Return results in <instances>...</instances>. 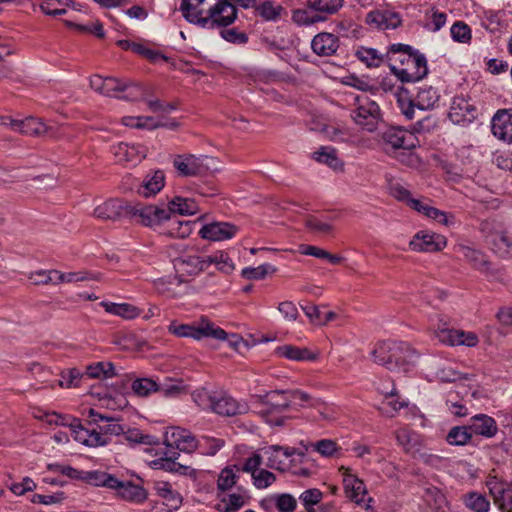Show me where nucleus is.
Segmentation results:
<instances>
[{"label":"nucleus","instance_id":"obj_61","mask_svg":"<svg viewBox=\"0 0 512 512\" xmlns=\"http://www.w3.org/2000/svg\"><path fill=\"white\" fill-rule=\"evenodd\" d=\"M129 86L128 82L121 81L114 77L105 78L104 95L118 97L116 93L125 91Z\"/></svg>","mask_w":512,"mask_h":512},{"label":"nucleus","instance_id":"obj_14","mask_svg":"<svg viewBox=\"0 0 512 512\" xmlns=\"http://www.w3.org/2000/svg\"><path fill=\"white\" fill-rule=\"evenodd\" d=\"M446 238L440 234L419 231L409 242V247L415 252H437L446 247Z\"/></svg>","mask_w":512,"mask_h":512},{"label":"nucleus","instance_id":"obj_60","mask_svg":"<svg viewBox=\"0 0 512 512\" xmlns=\"http://www.w3.org/2000/svg\"><path fill=\"white\" fill-rule=\"evenodd\" d=\"M253 484L257 489H265L272 485L276 481V476L266 470V469H259L256 471V473L252 476Z\"/></svg>","mask_w":512,"mask_h":512},{"label":"nucleus","instance_id":"obj_22","mask_svg":"<svg viewBox=\"0 0 512 512\" xmlns=\"http://www.w3.org/2000/svg\"><path fill=\"white\" fill-rule=\"evenodd\" d=\"M468 425L472 435H481L486 438L495 436L498 431L496 421L486 414H477L471 417Z\"/></svg>","mask_w":512,"mask_h":512},{"label":"nucleus","instance_id":"obj_7","mask_svg":"<svg viewBox=\"0 0 512 512\" xmlns=\"http://www.w3.org/2000/svg\"><path fill=\"white\" fill-rule=\"evenodd\" d=\"M237 19L236 6L230 0H214L202 28L227 27Z\"/></svg>","mask_w":512,"mask_h":512},{"label":"nucleus","instance_id":"obj_6","mask_svg":"<svg viewBox=\"0 0 512 512\" xmlns=\"http://www.w3.org/2000/svg\"><path fill=\"white\" fill-rule=\"evenodd\" d=\"M170 333L178 337H191L200 340L205 337H212L217 340H224L227 333L220 327L215 326L211 321L202 319L197 326L188 324H171L168 327Z\"/></svg>","mask_w":512,"mask_h":512},{"label":"nucleus","instance_id":"obj_20","mask_svg":"<svg viewBox=\"0 0 512 512\" xmlns=\"http://www.w3.org/2000/svg\"><path fill=\"white\" fill-rule=\"evenodd\" d=\"M212 411L221 416L231 417L246 413L248 411V405L244 402H238L234 398L221 392L216 395Z\"/></svg>","mask_w":512,"mask_h":512},{"label":"nucleus","instance_id":"obj_53","mask_svg":"<svg viewBox=\"0 0 512 512\" xmlns=\"http://www.w3.org/2000/svg\"><path fill=\"white\" fill-rule=\"evenodd\" d=\"M69 0H52L43 1L40 4V10L49 16H60L66 13L65 6L68 5Z\"/></svg>","mask_w":512,"mask_h":512},{"label":"nucleus","instance_id":"obj_8","mask_svg":"<svg viewBox=\"0 0 512 512\" xmlns=\"http://www.w3.org/2000/svg\"><path fill=\"white\" fill-rule=\"evenodd\" d=\"M129 217L136 218L143 226L156 229L170 220V210L157 205L131 204Z\"/></svg>","mask_w":512,"mask_h":512},{"label":"nucleus","instance_id":"obj_55","mask_svg":"<svg viewBox=\"0 0 512 512\" xmlns=\"http://www.w3.org/2000/svg\"><path fill=\"white\" fill-rule=\"evenodd\" d=\"M397 103L402 114L408 119L414 118V111L416 103L409 97L407 91H401L397 93Z\"/></svg>","mask_w":512,"mask_h":512},{"label":"nucleus","instance_id":"obj_34","mask_svg":"<svg viewBox=\"0 0 512 512\" xmlns=\"http://www.w3.org/2000/svg\"><path fill=\"white\" fill-rule=\"evenodd\" d=\"M100 305L107 313L119 316L126 320L134 319L141 314V310L138 307L129 303L102 301Z\"/></svg>","mask_w":512,"mask_h":512},{"label":"nucleus","instance_id":"obj_47","mask_svg":"<svg viewBox=\"0 0 512 512\" xmlns=\"http://www.w3.org/2000/svg\"><path fill=\"white\" fill-rule=\"evenodd\" d=\"M132 391L140 397H146L160 390L159 385L150 378H137L132 382Z\"/></svg>","mask_w":512,"mask_h":512},{"label":"nucleus","instance_id":"obj_58","mask_svg":"<svg viewBox=\"0 0 512 512\" xmlns=\"http://www.w3.org/2000/svg\"><path fill=\"white\" fill-rule=\"evenodd\" d=\"M450 32L454 41L467 43L471 39V29L462 21L455 22L452 25Z\"/></svg>","mask_w":512,"mask_h":512},{"label":"nucleus","instance_id":"obj_35","mask_svg":"<svg viewBox=\"0 0 512 512\" xmlns=\"http://www.w3.org/2000/svg\"><path fill=\"white\" fill-rule=\"evenodd\" d=\"M276 353L280 357L293 361H314L317 359V353L310 351L308 348H301L293 345H283L276 349Z\"/></svg>","mask_w":512,"mask_h":512},{"label":"nucleus","instance_id":"obj_13","mask_svg":"<svg viewBox=\"0 0 512 512\" xmlns=\"http://www.w3.org/2000/svg\"><path fill=\"white\" fill-rule=\"evenodd\" d=\"M435 337L442 343L457 346L463 345L474 347L478 344V336L474 332H466L463 330L451 329L443 325L435 330Z\"/></svg>","mask_w":512,"mask_h":512},{"label":"nucleus","instance_id":"obj_17","mask_svg":"<svg viewBox=\"0 0 512 512\" xmlns=\"http://www.w3.org/2000/svg\"><path fill=\"white\" fill-rule=\"evenodd\" d=\"M239 228L228 222H213L204 225L199 234L203 239L210 241H224L233 238Z\"/></svg>","mask_w":512,"mask_h":512},{"label":"nucleus","instance_id":"obj_43","mask_svg":"<svg viewBox=\"0 0 512 512\" xmlns=\"http://www.w3.org/2000/svg\"><path fill=\"white\" fill-rule=\"evenodd\" d=\"M439 99L437 91L431 86H425L419 89L416 97V106L420 110H428L434 107Z\"/></svg>","mask_w":512,"mask_h":512},{"label":"nucleus","instance_id":"obj_33","mask_svg":"<svg viewBox=\"0 0 512 512\" xmlns=\"http://www.w3.org/2000/svg\"><path fill=\"white\" fill-rule=\"evenodd\" d=\"M459 252L474 269L482 273L490 271L491 263L482 252L468 246H460Z\"/></svg>","mask_w":512,"mask_h":512},{"label":"nucleus","instance_id":"obj_57","mask_svg":"<svg viewBox=\"0 0 512 512\" xmlns=\"http://www.w3.org/2000/svg\"><path fill=\"white\" fill-rule=\"evenodd\" d=\"M307 512H314V506L322 499V492L318 489H308L299 497Z\"/></svg>","mask_w":512,"mask_h":512},{"label":"nucleus","instance_id":"obj_9","mask_svg":"<svg viewBox=\"0 0 512 512\" xmlns=\"http://www.w3.org/2000/svg\"><path fill=\"white\" fill-rule=\"evenodd\" d=\"M391 71L401 82H416L422 80L428 73L427 61L423 54L406 56V66L397 68L391 65Z\"/></svg>","mask_w":512,"mask_h":512},{"label":"nucleus","instance_id":"obj_45","mask_svg":"<svg viewBox=\"0 0 512 512\" xmlns=\"http://www.w3.org/2000/svg\"><path fill=\"white\" fill-rule=\"evenodd\" d=\"M472 438V432L467 426H455L450 429L446 440L450 445L462 446L467 444Z\"/></svg>","mask_w":512,"mask_h":512},{"label":"nucleus","instance_id":"obj_52","mask_svg":"<svg viewBox=\"0 0 512 512\" xmlns=\"http://www.w3.org/2000/svg\"><path fill=\"white\" fill-rule=\"evenodd\" d=\"M162 467H163V469H165L168 472H172V473H176V474H180V475H184V476H189L193 479H195L196 475H197V472L195 469H193L192 467H190L188 465H183L179 462H176L172 458L165 459L162 464Z\"/></svg>","mask_w":512,"mask_h":512},{"label":"nucleus","instance_id":"obj_24","mask_svg":"<svg viewBox=\"0 0 512 512\" xmlns=\"http://www.w3.org/2000/svg\"><path fill=\"white\" fill-rule=\"evenodd\" d=\"M311 47L319 56H331L337 51L339 40L335 35L323 32L313 38Z\"/></svg>","mask_w":512,"mask_h":512},{"label":"nucleus","instance_id":"obj_19","mask_svg":"<svg viewBox=\"0 0 512 512\" xmlns=\"http://www.w3.org/2000/svg\"><path fill=\"white\" fill-rule=\"evenodd\" d=\"M165 443L167 446L191 453L197 448V440L188 430L182 428H172L165 435Z\"/></svg>","mask_w":512,"mask_h":512},{"label":"nucleus","instance_id":"obj_59","mask_svg":"<svg viewBox=\"0 0 512 512\" xmlns=\"http://www.w3.org/2000/svg\"><path fill=\"white\" fill-rule=\"evenodd\" d=\"M290 399L292 400H299L301 407H312L317 408L322 404V402L319 399L313 398L310 394L307 392H304L302 390H289Z\"/></svg>","mask_w":512,"mask_h":512},{"label":"nucleus","instance_id":"obj_37","mask_svg":"<svg viewBox=\"0 0 512 512\" xmlns=\"http://www.w3.org/2000/svg\"><path fill=\"white\" fill-rule=\"evenodd\" d=\"M396 440L406 453L415 455L420 451V436L406 428L398 429L395 433Z\"/></svg>","mask_w":512,"mask_h":512},{"label":"nucleus","instance_id":"obj_49","mask_svg":"<svg viewBox=\"0 0 512 512\" xmlns=\"http://www.w3.org/2000/svg\"><path fill=\"white\" fill-rule=\"evenodd\" d=\"M168 223V233L172 237L185 238L191 233V224L189 221H180L170 216Z\"/></svg>","mask_w":512,"mask_h":512},{"label":"nucleus","instance_id":"obj_4","mask_svg":"<svg viewBox=\"0 0 512 512\" xmlns=\"http://www.w3.org/2000/svg\"><path fill=\"white\" fill-rule=\"evenodd\" d=\"M176 275L181 282H188L208 269L207 258L196 250L183 252L173 261Z\"/></svg>","mask_w":512,"mask_h":512},{"label":"nucleus","instance_id":"obj_26","mask_svg":"<svg viewBox=\"0 0 512 512\" xmlns=\"http://www.w3.org/2000/svg\"><path fill=\"white\" fill-rule=\"evenodd\" d=\"M475 107L463 97H455L452 101L449 117L455 123L471 121Z\"/></svg>","mask_w":512,"mask_h":512},{"label":"nucleus","instance_id":"obj_2","mask_svg":"<svg viewBox=\"0 0 512 512\" xmlns=\"http://www.w3.org/2000/svg\"><path fill=\"white\" fill-rule=\"evenodd\" d=\"M305 9L293 11L292 19L299 25H311L326 20L327 15L336 13L343 0H305Z\"/></svg>","mask_w":512,"mask_h":512},{"label":"nucleus","instance_id":"obj_11","mask_svg":"<svg viewBox=\"0 0 512 512\" xmlns=\"http://www.w3.org/2000/svg\"><path fill=\"white\" fill-rule=\"evenodd\" d=\"M207 156H196L193 154L177 155L173 159V167L181 176L192 177L205 173L208 170Z\"/></svg>","mask_w":512,"mask_h":512},{"label":"nucleus","instance_id":"obj_39","mask_svg":"<svg viewBox=\"0 0 512 512\" xmlns=\"http://www.w3.org/2000/svg\"><path fill=\"white\" fill-rule=\"evenodd\" d=\"M355 56L367 67H379L384 61L383 54L374 48L360 46L355 51Z\"/></svg>","mask_w":512,"mask_h":512},{"label":"nucleus","instance_id":"obj_40","mask_svg":"<svg viewBox=\"0 0 512 512\" xmlns=\"http://www.w3.org/2000/svg\"><path fill=\"white\" fill-rule=\"evenodd\" d=\"M314 159L322 164H326L333 170H341L343 163L337 157L336 150L332 147H322L313 154Z\"/></svg>","mask_w":512,"mask_h":512},{"label":"nucleus","instance_id":"obj_16","mask_svg":"<svg viewBox=\"0 0 512 512\" xmlns=\"http://www.w3.org/2000/svg\"><path fill=\"white\" fill-rule=\"evenodd\" d=\"M383 141L392 149L410 150L417 146L416 136L400 127H391L383 133Z\"/></svg>","mask_w":512,"mask_h":512},{"label":"nucleus","instance_id":"obj_31","mask_svg":"<svg viewBox=\"0 0 512 512\" xmlns=\"http://www.w3.org/2000/svg\"><path fill=\"white\" fill-rule=\"evenodd\" d=\"M343 483L347 498L357 504L365 501L367 490L362 480L357 478L355 475H347L345 476Z\"/></svg>","mask_w":512,"mask_h":512},{"label":"nucleus","instance_id":"obj_38","mask_svg":"<svg viewBox=\"0 0 512 512\" xmlns=\"http://www.w3.org/2000/svg\"><path fill=\"white\" fill-rule=\"evenodd\" d=\"M167 210H170V214L194 215L198 212L199 208L194 199L177 196L169 202Z\"/></svg>","mask_w":512,"mask_h":512},{"label":"nucleus","instance_id":"obj_32","mask_svg":"<svg viewBox=\"0 0 512 512\" xmlns=\"http://www.w3.org/2000/svg\"><path fill=\"white\" fill-rule=\"evenodd\" d=\"M165 176L160 170L148 174L139 185L137 192L144 197L157 194L164 187Z\"/></svg>","mask_w":512,"mask_h":512},{"label":"nucleus","instance_id":"obj_30","mask_svg":"<svg viewBox=\"0 0 512 512\" xmlns=\"http://www.w3.org/2000/svg\"><path fill=\"white\" fill-rule=\"evenodd\" d=\"M261 400L265 405L269 406L271 412H283L291 405L289 390L270 391L262 396Z\"/></svg>","mask_w":512,"mask_h":512},{"label":"nucleus","instance_id":"obj_51","mask_svg":"<svg viewBox=\"0 0 512 512\" xmlns=\"http://www.w3.org/2000/svg\"><path fill=\"white\" fill-rule=\"evenodd\" d=\"M86 373L90 378H109L115 375L114 365L111 362H98L89 365Z\"/></svg>","mask_w":512,"mask_h":512},{"label":"nucleus","instance_id":"obj_63","mask_svg":"<svg viewBox=\"0 0 512 512\" xmlns=\"http://www.w3.org/2000/svg\"><path fill=\"white\" fill-rule=\"evenodd\" d=\"M314 451L318 452L324 457H331L338 451V445L335 441L330 439H322L311 444Z\"/></svg>","mask_w":512,"mask_h":512},{"label":"nucleus","instance_id":"obj_18","mask_svg":"<svg viewBox=\"0 0 512 512\" xmlns=\"http://www.w3.org/2000/svg\"><path fill=\"white\" fill-rule=\"evenodd\" d=\"M493 135L507 143H512V109H501L491 121Z\"/></svg>","mask_w":512,"mask_h":512},{"label":"nucleus","instance_id":"obj_15","mask_svg":"<svg viewBox=\"0 0 512 512\" xmlns=\"http://www.w3.org/2000/svg\"><path fill=\"white\" fill-rule=\"evenodd\" d=\"M131 204L121 199H109L94 209V216L100 220L118 221L129 217Z\"/></svg>","mask_w":512,"mask_h":512},{"label":"nucleus","instance_id":"obj_5","mask_svg":"<svg viewBox=\"0 0 512 512\" xmlns=\"http://www.w3.org/2000/svg\"><path fill=\"white\" fill-rule=\"evenodd\" d=\"M307 448L298 450L289 446L270 445L263 449L264 455L267 457L266 465L271 469L281 472L288 471L292 468L295 456L302 458L305 456Z\"/></svg>","mask_w":512,"mask_h":512},{"label":"nucleus","instance_id":"obj_48","mask_svg":"<svg viewBox=\"0 0 512 512\" xmlns=\"http://www.w3.org/2000/svg\"><path fill=\"white\" fill-rule=\"evenodd\" d=\"M417 51H414L411 46L406 44H392L387 53L388 60L400 62L406 66V56L415 55Z\"/></svg>","mask_w":512,"mask_h":512},{"label":"nucleus","instance_id":"obj_25","mask_svg":"<svg viewBox=\"0 0 512 512\" xmlns=\"http://www.w3.org/2000/svg\"><path fill=\"white\" fill-rule=\"evenodd\" d=\"M368 24L379 29H395L401 23V19L397 13L390 11H373L367 15Z\"/></svg>","mask_w":512,"mask_h":512},{"label":"nucleus","instance_id":"obj_50","mask_svg":"<svg viewBox=\"0 0 512 512\" xmlns=\"http://www.w3.org/2000/svg\"><path fill=\"white\" fill-rule=\"evenodd\" d=\"M217 392L209 391L206 388L197 389L193 392L194 402L202 409H213Z\"/></svg>","mask_w":512,"mask_h":512},{"label":"nucleus","instance_id":"obj_54","mask_svg":"<svg viewBox=\"0 0 512 512\" xmlns=\"http://www.w3.org/2000/svg\"><path fill=\"white\" fill-rule=\"evenodd\" d=\"M466 506L474 512H488L490 503L481 494L471 493L465 498Z\"/></svg>","mask_w":512,"mask_h":512},{"label":"nucleus","instance_id":"obj_27","mask_svg":"<svg viewBox=\"0 0 512 512\" xmlns=\"http://www.w3.org/2000/svg\"><path fill=\"white\" fill-rule=\"evenodd\" d=\"M153 488L162 500L163 503L170 509H177L182 503L181 495L172 488V485L167 481H155Z\"/></svg>","mask_w":512,"mask_h":512},{"label":"nucleus","instance_id":"obj_46","mask_svg":"<svg viewBox=\"0 0 512 512\" xmlns=\"http://www.w3.org/2000/svg\"><path fill=\"white\" fill-rule=\"evenodd\" d=\"M206 258L207 267H209L212 264H215L219 271L226 274L231 273L235 269L232 259L228 256L227 253L223 251H218L213 255L206 256Z\"/></svg>","mask_w":512,"mask_h":512},{"label":"nucleus","instance_id":"obj_10","mask_svg":"<svg viewBox=\"0 0 512 512\" xmlns=\"http://www.w3.org/2000/svg\"><path fill=\"white\" fill-rule=\"evenodd\" d=\"M1 124L10 126L14 131L31 136L53 135V127L44 123L39 118L27 117L23 120H14L3 117Z\"/></svg>","mask_w":512,"mask_h":512},{"label":"nucleus","instance_id":"obj_3","mask_svg":"<svg viewBox=\"0 0 512 512\" xmlns=\"http://www.w3.org/2000/svg\"><path fill=\"white\" fill-rule=\"evenodd\" d=\"M354 106L351 117L355 124L369 132L376 130L381 118L379 105L368 96L359 95Z\"/></svg>","mask_w":512,"mask_h":512},{"label":"nucleus","instance_id":"obj_42","mask_svg":"<svg viewBox=\"0 0 512 512\" xmlns=\"http://www.w3.org/2000/svg\"><path fill=\"white\" fill-rule=\"evenodd\" d=\"M395 396L396 390L393 387L392 390L386 394L385 399L379 407V410L383 415L393 417L399 410L407 406L405 401H399Z\"/></svg>","mask_w":512,"mask_h":512},{"label":"nucleus","instance_id":"obj_56","mask_svg":"<svg viewBox=\"0 0 512 512\" xmlns=\"http://www.w3.org/2000/svg\"><path fill=\"white\" fill-rule=\"evenodd\" d=\"M305 226L314 233L326 235L332 232L333 226L315 216H308L305 219Z\"/></svg>","mask_w":512,"mask_h":512},{"label":"nucleus","instance_id":"obj_1","mask_svg":"<svg viewBox=\"0 0 512 512\" xmlns=\"http://www.w3.org/2000/svg\"><path fill=\"white\" fill-rule=\"evenodd\" d=\"M376 363L394 372H406L418 360V353L406 342L383 341L372 351Z\"/></svg>","mask_w":512,"mask_h":512},{"label":"nucleus","instance_id":"obj_29","mask_svg":"<svg viewBox=\"0 0 512 512\" xmlns=\"http://www.w3.org/2000/svg\"><path fill=\"white\" fill-rule=\"evenodd\" d=\"M117 487H114L112 490L118 492V495L127 501H132L136 503H142L147 499L146 490L131 481H121L118 479Z\"/></svg>","mask_w":512,"mask_h":512},{"label":"nucleus","instance_id":"obj_41","mask_svg":"<svg viewBox=\"0 0 512 512\" xmlns=\"http://www.w3.org/2000/svg\"><path fill=\"white\" fill-rule=\"evenodd\" d=\"M240 467L237 465L228 466L222 469L218 476L217 487L221 491L230 490L239 478Z\"/></svg>","mask_w":512,"mask_h":512},{"label":"nucleus","instance_id":"obj_23","mask_svg":"<svg viewBox=\"0 0 512 512\" xmlns=\"http://www.w3.org/2000/svg\"><path fill=\"white\" fill-rule=\"evenodd\" d=\"M489 491L501 512H512V489L499 482H490Z\"/></svg>","mask_w":512,"mask_h":512},{"label":"nucleus","instance_id":"obj_64","mask_svg":"<svg viewBox=\"0 0 512 512\" xmlns=\"http://www.w3.org/2000/svg\"><path fill=\"white\" fill-rule=\"evenodd\" d=\"M275 505L279 512H294L297 501L292 495L284 493L275 496Z\"/></svg>","mask_w":512,"mask_h":512},{"label":"nucleus","instance_id":"obj_21","mask_svg":"<svg viewBox=\"0 0 512 512\" xmlns=\"http://www.w3.org/2000/svg\"><path fill=\"white\" fill-rule=\"evenodd\" d=\"M115 159L119 163H136L146 157V148L141 145H129L128 143H118L111 147Z\"/></svg>","mask_w":512,"mask_h":512},{"label":"nucleus","instance_id":"obj_12","mask_svg":"<svg viewBox=\"0 0 512 512\" xmlns=\"http://www.w3.org/2000/svg\"><path fill=\"white\" fill-rule=\"evenodd\" d=\"M213 1L182 0L179 10L189 23L202 27L206 17L209 15Z\"/></svg>","mask_w":512,"mask_h":512},{"label":"nucleus","instance_id":"obj_28","mask_svg":"<svg viewBox=\"0 0 512 512\" xmlns=\"http://www.w3.org/2000/svg\"><path fill=\"white\" fill-rule=\"evenodd\" d=\"M489 243L501 257L512 259V236L507 231L492 232L489 235Z\"/></svg>","mask_w":512,"mask_h":512},{"label":"nucleus","instance_id":"obj_62","mask_svg":"<svg viewBox=\"0 0 512 512\" xmlns=\"http://www.w3.org/2000/svg\"><path fill=\"white\" fill-rule=\"evenodd\" d=\"M275 268L269 264H262L258 267H246L242 270V275L247 279H263L270 272H274Z\"/></svg>","mask_w":512,"mask_h":512},{"label":"nucleus","instance_id":"obj_44","mask_svg":"<svg viewBox=\"0 0 512 512\" xmlns=\"http://www.w3.org/2000/svg\"><path fill=\"white\" fill-rule=\"evenodd\" d=\"M256 13L267 21H277L281 18L284 8L272 1H264L255 7Z\"/></svg>","mask_w":512,"mask_h":512},{"label":"nucleus","instance_id":"obj_36","mask_svg":"<svg viewBox=\"0 0 512 512\" xmlns=\"http://www.w3.org/2000/svg\"><path fill=\"white\" fill-rule=\"evenodd\" d=\"M83 482L97 487H105L108 489H113L114 487H117V485L119 484L117 477L110 473L99 470L85 471Z\"/></svg>","mask_w":512,"mask_h":512}]
</instances>
